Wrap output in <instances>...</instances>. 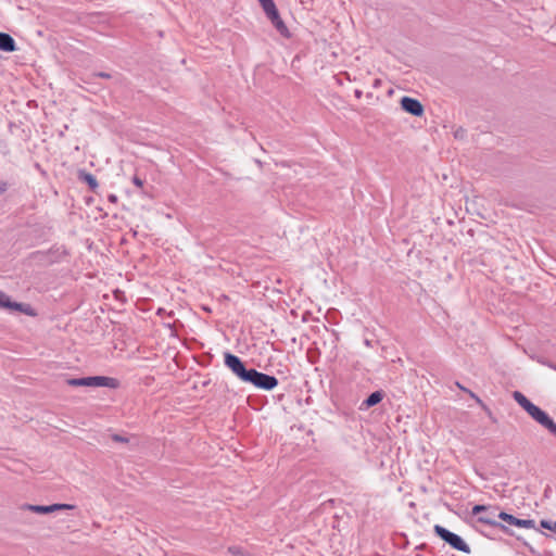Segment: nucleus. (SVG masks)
I'll use <instances>...</instances> for the list:
<instances>
[{"instance_id":"nucleus-1","label":"nucleus","mask_w":556,"mask_h":556,"mask_svg":"<svg viewBox=\"0 0 556 556\" xmlns=\"http://www.w3.org/2000/svg\"><path fill=\"white\" fill-rule=\"evenodd\" d=\"M497 506L476 504L470 511V519L467 520L477 532L495 540L500 532L514 536V531L503 522L497 521Z\"/></svg>"},{"instance_id":"nucleus-2","label":"nucleus","mask_w":556,"mask_h":556,"mask_svg":"<svg viewBox=\"0 0 556 556\" xmlns=\"http://www.w3.org/2000/svg\"><path fill=\"white\" fill-rule=\"evenodd\" d=\"M224 364L240 381L250 383L256 389L271 391L279 384L275 376L255 368H248L245 362L230 352L224 353Z\"/></svg>"},{"instance_id":"nucleus-3","label":"nucleus","mask_w":556,"mask_h":556,"mask_svg":"<svg viewBox=\"0 0 556 556\" xmlns=\"http://www.w3.org/2000/svg\"><path fill=\"white\" fill-rule=\"evenodd\" d=\"M511 396L534 421L545 428L551 434L556 437V422L545 410L533 404L520 391H514Z\"/></svg>"},{"instance_id":"nucleus-4","label":"nucleus","mask_w":556,"mask_h":556,"mask_svg":"<svg viewBox=\"0 0 556 556\" xmlns=\"http://www.w3.org/2000/svg\"><path fill=\"white\" fill-rule=\"evenodd\" d=\"M266 17L270 21L274 28L282 36L283 38L290 39L291 33L287 27L286 23L280 16V13L277 9V5L274 0H261L258 1Z\"/></svg>"},{"instance_id":"nucleus-5","label":"nucleus","mask_w":556,"mask_h":556,"mask_svg":"<svg viewBox=\"0 0 556 556\" xmlns=\"http://www.w3.org/2000/svg\"><path fill=\"white\" fill-rule=\"evenodd\" d=\"M433 532L438 538H440L444 543L448 544L453 549L463 552L465 554L471 553V548L465 542V540L460 535L450 531L445 527L441 525H434Z\"/></svg>"},{"instance_id":"nucleus-6","label":"nucleus","mask_w":556,"mask_h":556,"mask_svg":"<svg viewBox=\"0 0 556 556\" xmlns=\"http://www.w3.org/2000/svg\"><path fill=\"white\" fill-rule=\"evenodd\" d=\"M0 307L22 312L28 316H35L36 313L29 304L11 301L10 296L0 290Z\"/></svg>"},{"instance_id":"nucleus-7","label":"nucleus","mask_w":556,"mask_h":556,"mask_svg":"<svg viewBox=\"0 0 556 556\" xmlns=\"http://www.w3.org/2000/svg\"><path fill=\"white\" fill-rule=\"evenodd\" d=\"M73 506L68 504H52V505H33L24 504L20 507L21 514L25 511H31L37 514H51L56 510L72 509Z\"/></svg>"},{"instance_id":"nucleus-8","label":"nucleus","mask_w":556,"mask_h":556,"mask_svg":"<svg viewBox=\"0 0 556 556\" xmlns=\"http://www.w3.org/2000/svg\"><path fill=\"white\" fill-rule=\"evenodd\" d=\"M400 105L404 112L415 117H421L425 113L422 103L416 98L404 96L400 100Z\"/></svg>"},{"instance_id":"nucleus-9","label":"nucleus","mask_w":556,"mask_h":556,"mask_svg":"<svg viewBox=\"0 0 556 556\" xmlns=\"http://www.w3.org/2000/svg\"><path fill=\"white\" fill-rule=\"evenodd\" d=\"M67 383L72 387H104V376L72 378Z\"/></svg>"},{"instance_id":"nucleus-10","label":"nucleus","mask_w":556,"mask_h":556,"mask_svg":"<svg viewBox=\"0 0 556 556\" xmlns=\"http://www.w3.org/2000/svg\"><path fill=\"white\" fill-rule=\"evenodd\" d=\"M386 396V392L380 389L370 393L359 405V410H367L376 405H378L383 397Z\"/></svg>"},{"instance_id":"nucleus-11","label":"nucleus","mask_w":556,"mask_h":556,"mask_svg":"<svg viewBox=\"0 0 556 556\" xmlns=\"http://www.w3.org/2000/svg\"><path fill=\"white\" fill-rule=\"evenodd\" d=\"M17 50L14 38L8 34L0 31V51L14 52Z\"/></svg>"},{"instance_id":"nucleus-12","label":"nucleus","mask_w":556,"mask_h":556,"mask_svg":"<svg viewBox=\"0 0 556 556\" xmlns=\"http://www.w3.org/2000/svg\"><path fill=\"white\" fill-rule=\"evenodd\" d=\"M109 437L116 444L127 445L128 450H132V447L137 445V443H131V439H134V435H130L127 432L110 433Z\"/></svg>"},{"instance_id":"nucleus-13","label":"nucleus","mask_w":556,"mask_h":556,"mask_svg":"<svg viewBox=\"0 0 556 556\" xmlns=\"http://www.w3.org/2000/svg\"><path fill=\"white\" fill-rule=\"evenodd\" d=\"M497 519L502 520L503 522H505L508 526H514L517 528H520V526H521L520 518H518L511 514H508L506 511L500 510V509L497 511Z\"/></svg>"},{"instance_id":"nucleus-14","label":"nucleus","mask_w":556,"mask_h":556,"mask_svg":"<svg viewBox=\"0 0 556 556\" xmlns=\"http://www.w3.org/2000/svg\"><path fill=\"white\" fill-rule=\"evenodd\" d=\"M78 178L79 180L86 182L91 191H96V189L99 187L96 177L86 170H79Z\"/></svg>"},{"instance_id":"nucleus-15","label":"nucleus","mask_w":556,"mask_h":556,"mask_svg":"<svg viewBox=\"0 0 556 556\" xmlns=\"http://www.w3.org/2000/svg\"><path fill=\"white\" fill-rule=\"evenodd\" d=\"M466 393L469 394V396L476 401L477 404L481 406V408L488 414L489 417L492 416L491 409L484 404V402L471 390H466Z\"/></svg>"},{"instance_id":"nucleus-16","label":"nucleus","mask_w":556,"mask_h":556,"mask_svg":"<svg viewBox=\"0 0 556 556\" xmlns=\"http://www.w3.org/2000/svg\"><path fill=\"white\" fill-rule=\"evenodd\" d=\"M540 528L541 529H545V530H549V531L556 533V521H552V520H547V519H542L540 521Z\"/></svg>"},{"instance_id":"nucleus-17","label":"nucleus","mask_w":556,"mask_h":556,"mask_svg":"<svg viewBox=\"0 0 556 556\" xmlns=\"http://www.w3.org/2000/svg\"><path fill=\"white\" fill-rule=\"evenodd\" d=\"M113 296L114 299L119 303V305H124L126 302V296L124 291L119 290L118 288L113 290Z\"/></svg>"},{"instance_id":"nucleus-18","label":"nucleus","mask_w":556,"mask_h":556,"mask_svg":"<svg viewBox=\"0 0 556 556\" xmlns=\"http://www.w3.org/2000/svg\"><path fill=\"white\" fill-rule=\"evenodd\" d=\"M121 386V381L116 378L106 377V388L117 389Z\"/></svg>"},{"instance_id":"nucleus-19","label":"nucleus","mask_w":556,"mask_h":556,"mask_svg":"<svg viewBox=\"0 0 556 556\" xmlns=\"http://www.w3.org/2000/svg\"><path fill=\"white\" fill-rule=\"evenodd\" d=\"M132 182L136 187L142 189L143 193H148L146 190H144V184H146V180L140 178L139 176L135 175L132 177Z\"/></svg>"},{"instance_id":"nucleus-20","label":"nucleus","mask_w":556,"mask_h":556,"mask_svg":"<svg viewBox=\"0 0 556 556\" xmlns=\"http://www.w3.org/2000/svg\"><path fill=\"white\" fill-rule=\"evenodd\" d=\"M520 528L538 530L535 527V521L533 519H521Z\"/></svg>"},{"instance_id":"nucleus-21","label":"nucleus","mask_w":556,"mask_h":556,"mask_svg":"<svg viewBox=\"0 0 556 556\" xmlns=\"http://www.w3.org/2000/svg\"><path fill=\"white\" fill-rule=\"evenodd\" d=\"M401 540H402V543H395V545L399 547V548H406L409 544V541L407 539V536L405 534H401L400 535Z\"/></svg>"},{"instance_id":"nucleus-22","label":"nucleus","mask_w":556,"mask_h":556,"mask_svg":"<svg viewBox=\"0 0 556 556\" xmlns=\"http://www.w3.org/2000/svg\"><path fill=\"white\" fill-rule=\"evenodd\" d=\"M466 134H467L466 129H465V128H463V127H459V128H457V129L455 130V132H454V137H455L456 139H464V138H465V136H466Z\"/></svg>"},{"instance_id":"nucleus-23","label":"nucleus","mask_w":556,"mask_h":556,"mask_svg":"<svg viewBox=\"0 0 556 556\" xmlns=\"http://www.w3.org/2000/svg\"><path fill=\"white\" fill-rule=\"evenodd\" d=\"M228 551L232 554V555H236V556H242L243 555V552H242V548L239 547V546H230L228 548Z\"/></svg>"},{"instance_id":"nucleus-24","label":"nucleus","mask_w":556,"mask_h":556,"mask_svg":"<svg viewBox=\"0 0 556 556\" xmlns=\"http://www.w3.org/2000/svg\"><path fill=\"white\" fill-rule=\"evenodd\" d=\"M9 189V184L7 181H0V195L3 194Z\"/></svg>"},{"instance_id":"nucleus-25","label":"nucleus","mask_w":556,"mask_h":556,"mask_svg":"<svg viewBox=\"0 0 556 556\" xmlns=\"http://www.w3.org/2000/svg\"><path fill=\"white\" fill-rule=\"evenodd\" d=\"M523 545L529 549V552L533 555H538L536 551L527 542H523Z\"/></svg>"},{"instance_id":"nucleus-26","label":"nucleus","mask_w":556,"mask_h":556,"mask_svg":"<svg viewBox=\"0 0 556 556\" xmlns=\"http://www.w3.org/2000/svg\"><path fill=\"white\" fill-rule=\"evenodd\" d=\"M541 363L544 364V365H547L548 367H551L554 370H556V364H554V363H552L549 361H542Z\"/></svg>"},{"instance_id":"nucleus-27","label":"nucleus","mask_w":556,"mask_h":556,"mask_svg":"<svg viewBox=\"0 0 556 556\" xmlns=\"http://www.w3.org/2000/svg\"><path fill=\"white\" fill-rule=\"evenodd\" d=\"M106 199L112 203H115L117 201V197L115 194H109Z\"/></svg>"},{"instance_id":"nucleus-28","label":"nucleus","mask_w":556,"mask_h":556,"mask_svg":"<svg viewBox=\"0 0 556 556\" xmlns=\"http://www.w3.org/2000/svg\"><path fill=\"white\" fill-rule=\"evenodd\" d=\"M427 547H428V545L426 543H421V544L417 545L415 549L425 551V549H427Z\"/></svg>"},{"instance_id":"nucleus-29","label":"nucleus","mask_w":556,"mask_h":556,"mask_svg":"<svg viewBox=\"0 0 556 556\" xmlns=\"http://www.w3.org/2000/svg\"><path fill=\"white\" fill-rule=\"evenodd\" d=\"M354 96H355V98L361 99V98H362V96H363V91H362V90H359V89H355V90H354Z\"/></svg>"},{"instance_id":"nucleus-30","label":"nucleus","mask_w":556,"mask_h":556,"mask_svg":"<svg viewBox=\"0 0 556 556\" xmlns=\"http://www.w3.org/2000/svg\"><path fill=\"white\" fill-rule=\"evenodd\" d=\"M456 386L464 392H466V390H468L467 388L463 387L459 382H456Z\"/></svg>"},{"instance_id":"nucleus-31","label":"nucleus","mask_w":556,"mask_h":556,"mask_svg":"<svg viewBox=\"0 0 556 556\" xmlns=\"http://www.w3.org/2000/svg\"><path fill=\"white\" fill-rule=\"evenodd\" d=\"M164 312H165V309H164V308H162V307H160V308L157 309V315H162Z\"/></svg>"},{"instance_id":"nucleus-32","label":"nucleus","mask_w":556,"mask_h":556,"mask_svg":"<svg viewBox=\"0 0 556 556\" xmlns=\"http://www.w3.org/2000/svg\"><path fill=\"white\" fill-rule=\"evenodd\" d=\"M379 85H380V79H376L375 83H374V86L378 87Z\"/></svg>"},{"instance_id":"nucleus-33","label":"nucleus","mask_w":556,"mask_h":556,"mask_svg":"<svg viewBox=\"0 0 556 556\" xmlns=\"http://www.w3.org/2000/svg\"><path fill=\"white\" fill-rule=\"evenodd\" d=\"M540 532H541V534H542V535H544V536H546V538H548V536H549L547 533H545V532H543V531H540Z\"/></svg>"},{"instance_id":"nucleus-34","label":"nucleus","mask_w":556,"mask_h":556,"mask_svg":"<svg viewBox=\"0 0 556 556\" xmlns=\"http://www.w3.org/2000/svg\"><path fill=\"white\" fill-rule=\"evenodd\" d=\"M24 523H31L28 519H23Z\"/></svg>"},{"instance_id":"nucleus-35","label":"nucleus","mask_w":556,"mask_h":556,"mask_svg":"<svg viewBox=\"0 0 556 556\" xmlns=\"http://www.w3.org/2000/svg\"><path fill=\"white\" fill-rule=\"evenodd\" d=\"M365 344L366 345H370V341L369 340H365Z\"/></svg>"},{"instance_id":"nucleus-36","label":"nucleus","mask_w":556,"mask_h":556,"mask_svg":"<svg viewBox=\"0 0 556 556\" xmlns=\"http://www.w3.org/2000/svg\"><path fill=\"white\" fill-rule=\"evenodd\" d=\"M548 490H549V486H547V489H545V493H546V494H549V491H548Z\"/></svg>"},{"instance_id":"nucleus-37","label":"nucleus","mask_w":556,"mask_h":556,"mask_svg":"<svg viewBox=\"0 0 556 556\" xmlns=\"http://www.w3.org/2000/svg\"><path fill=\"white\" fill-rule=\"evenodd\" d=\"M548 490H549V486H547V489H545V493H546V494H549V491H548Z\"/></svg>"},{"instance_id":"nucleus-38","label":"nucleus","mask_w":556,"mask_h":556,"mask_svg":"<svg viewBox=\"0 0 556 556\" xmlns=\"http://www.w3.org/2000/svg\"><path fill=\"white\" fill-rule=\"evenodd\" d=\"M489 513H481L479 516H488Z\"/></svg>"},{"instance_id":"nucleus-39","label":"nucleus","mask_w":556,"mask_h":556,"mask_svg":"<svg viewBox=\"0 0 556 556\" xmlns=\"http://www.w3.org/2000/svg\"><path fill=\"white\" fill-rule=\"evenodd\" d=\"M222 298H223V300H228V296L225 294Z\"/></svg>"},{"instance_id":"nucleus-40","label":"nucleus","mask_w":556,"mask_h":556,"mask_svg":"<svg viewBox=\"0 0 556 556\" xmlns=\"http://www.w3.org/2000/svg\"><path fill=\"white\" fill-rule=\"evenodd\" d=\"M416 556H422L421 554H416Z\"/></svg>"}]
</instances>
